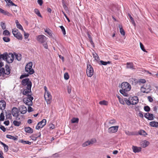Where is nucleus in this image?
<instances>
[{
    "label": "nucleus",
    "mask_w": 158,
    "mask_h": 158,
    "mask_svg": "<svg viewBox=\"0 0 158 158\" xmlns=\"http://www.w3.org/2000/svg\"><path fill=\"white\" fill-rule=\"evenodd\" d=\"M149 144V142L146 140L142 141L140 143V145L143 148H145L148 146Z\"/></svg>",
    "instance_id": "nucleus-17"
},
{
    "label": "nucleus",
    "mask_w": 158,
    "mask_h": 158,
    "mask_svg": "<svg viewBox=\"0 0 158 158\" xmlns=\"http://www.w3.org/2000/svg\"><path fill=\"white\" fill-rule=\"evenodd\" d=\"M37 2L41 6L43 3V2L42 0H38Z\"/></svg>",
    "instance_id": "nucleus-64"
},
{
    "label": "nucleus",
    "mask_w": 158,
    "mask_h": 158,
    "mask_svg": "<svg viewBox=\"0 0 158 158\" xmlns=\"http://www.w3.org/2000/svg\"><path fill=\"white\" fill-rule=\"evenodd\" d=\"M50 31V29H46L45 30V32L47 33L50 36H52V33Z\"/></svg>",
    "instance_id": "nucleus-45"
},
{
    "label": "nucleus",
    "mask_w": 158,
    "mask_h": 158,
    "mask_svg": "<svg viewBox=\"0 0 158 158\" xmlns=\"http://www.w3.org/2000/svg\"><path fill=\"white\" fill-rule=\"evenodd\" d=\"M126 133L127 135H142L145 136L147 135V133L143 130H140L139 132L137 131H128L126 132Z\"/></svg>",
    "instance_id": "nucleus-3"
},
{
    "label": "nucleus",
    "mask_w": 158,
    "mask_h": 158,
    "mask_svg": "<svg viewBox=\"0 0 158 158\" xmlns=\"http://www.w3.org/2000/svg\"><path fill=\"white\" fill-rule=\"evenodd\" d=\"M127 68L128 69H135L134 68L133 64L132 62H127Z\"/></svg>",
    "instance_id": "nucleus-24"
},
{
    "label": "nucleus",
    "mask_w": 158,
    "mask_h": 158,
    "mask_svg": "<svg viewBox=\"0 0 158 158\" xmlns=\"http://www.w3.org/2000/svg\"><path fill=\"white\" fill-rule=\"evenodd\" d=\"M19 111L21 112V114H23L26 113L27 109L25 106L22 105L20 106L19 107Z\"/></svg>",
    "instance_id": "nucleus-12"
},
{
    "label": "nucleus",
    "mask_w": 158,
    "mask_h": 158,
    "mask_svg": "<svg viewBox=\"0 0 158 158\" xmlns=\"http://www.w3.org/2000/svg\"><path fill=\"white\" fill-rule=\"evenodd\" d=\"M29 75L28 73L27 74L25 73L24 74H22L20 76V79H22L23 78L27 77L29 76Z\"/></svg>",
    "instance_id": "nucleus-47"
},
{
    "label": "nucleus",
    "mask_w": 158,
    "mask_h": 158,
    "mask_svg": "<svg viewBox=\"0 0 158 158\" xmlns=\"http://www.w3.org/2000/svg\"><path fill=\"white\" fill-rule=\"evenodd\" d=\"M116 122L115 120L114 119L110 120L109 122V123L110 124H113Z\"/></svg>",
    "instance_id": "nucleus-61"
},
{
    "label": "nucleus",
    "mask_w": 158,
    "mask_h": 158,
    "mask_svg": "<svg viewBox=\"0 0 158 158\" xmlns=\"http://www.w3.org/2000/svg\"><path fill=\"white\" fill-rule=\"evenodd\" d=\"M3 34L5 36H10V32L9 31L7 30H5L3 32Z\"/></svg>",
    "instance_id": "nucleus-40"
},
{
    "label": "nucleus",
    "mask_w": 158,
    "mask_h": 158,
    "mask_svg": "<svg viewBox=\"0 0 158 158\" xmlns=\"http://www.w3.org/2000/svg\"><path fill=\"white\" fill-rule=\"evenodd\" d=\"M146 89V88L144 87H143V86H142L141 87V91L143 93H148L150 92V91L151 90V89H149V90L147 91H146V90L145 89Z\"/></svg>",
    "instance_id": "nucleus-30"
},
{
    "label": "nucleus",
    "mask_w": 158,
    "mask_h": 158,
    "mask_svg": "<svg viewBox=\"0 0 158 158\" xmlns=\"http://www.w3.org/2000/svg\"><path fill=\"white\" fill-rule=\"evenodd\" d=\"M8 57H10V56L8 55L7 52H5L3 54H0V61L2 59L6 60Z\"/></svg>",
    "instance_id": "nucleus-15"
},
{
    "label": "nucleus",
    "mask_w": 158,
    "mask_h": 158,
    "mask_svg": "<svg viewBox=\"0 0 158 158\" xmlns=\"http://www.w3.org/2000/svg\"><path fill=\"white\" fill-rule=\"evenodd\" d=\"M144 110L145 111L148 112L150 110V108L148 106H144Z\"/></svg>",
    "instance_id": "nucleus-50"
},
{
    "label": "nucleus",
    "mask_w": 158,
    "mask_h": 158,
    "mask_svg": "<svg viewBox=\"0 0 158 158\" xmlns=\"http://www.w3.org/2000/svg\"><path fill=\"white\" fill-rule=\"evenodd\" d=\"M87 76L89 77H91L94 73V70L90 64L87 65L86 71Z\"/></svg>",
    "instance_id": "nucleus-5"
},
{
    "label": "nucleus",
    "mask_w": 158,
    "mask_h": 158,
    "mask_svg": "<svg viewBox=\"0 0 158 158\" xmlns=\"http://www.w3.org/2000/svg\"><path fill=\"white\" fill-rule=\"evenodd\" d=\"M2 14L5 15H7L9 17L11 16L12 15V14L10 13L9 12L7 11H5L4 10Z\"/></svg>",
    "instance_id": "nucleus-39"
},
{
    "label": "nucleus",
    "mask_w": 158,
    "mask_h": 158,
    "mask_svg": "<svg viewBox=\"0 0 158 158\" xmlns=\"http://www.w3.org/2000/svg\"><path fill=\"white\" fill-rule=\"evenodd\" d=\"M14 60V59H13V58H11L10 57H8L7 59H6V61L7 63H12L13 62Z\"/></svg>",
    "instance_id": "nucleus-37"
},
{
    "label": "nucleus",
    "mask_w": 158,
    "mask_h": 158,
    "mask_svg": "<svg viewBox=\"0 0 158 158\" xmlns=\"http://www.w3.org/2000/svg\"><path fill=\"white\" fill-rule=\"evenodd\" d=\"M46 120L45 119H44L40 122L38 123V125H40V126H41L43 127L46 124Z\"/></svg>",
    "instance_id": "nucleus-23"
},
{
    "label": "nucleus",
    "mask_w": 158,
    "mask_h": 158,
    "mask_svg": "<svg viewBox=\"0 0 158 158\" xmlns=\"http://www.w3.org/2000/svg\"><path fill=\"white\" fill-rule=\"evenodd\" d=\"M25 131L27 133H32L33 132V130L30 127H26L24 128Z\"/></svg>",
    "instance_id": "nucleus-21"
},
{
    "label": "nucleus",
    "mask_w": 158,
    "mask_h": 158,
    "mask_svg": "<svg viewBox=\"0 0 158 158\" xmlns=\"http://www.w3.org/2000/svg\"><path fill=\"white\" fill-rule=\"evenodd\" d=\"M118 126H112L109 128L108 131L109 133H113L116 132L118 129Z\"/></svg>",
    "instance_id": "nucleus-9"
},
{
    "label": "nucleus",
    "mask_w": 158,
    "mask_h": 158,
    "mask_svg": "<svg viewBox=\"0 0 158 158\" xmlns=\"http://www.w3.org/2000/svg\"><path fill=\"white\" fill-rule=\"evenodd\" d=\"M26 97L24 98L23 99V102L27 105L28 106H32L33 104L32 101L34 98L33 97L31 96V94H29L26 95Z\"/></svg>",
    "instance_id": "nucleus-2"
},
{
    "label": "nucleus",
    "mask_w": 158,
    "mask_h": 158,
    "mask_svg": "<svg viewBox=\"0 0 158 158\" xmlns=\"http://www.w3.org/2000/svg\"><path fill=\"white\" fill-rule=\"evenodd\" d=\"M119 27L120 28V31L121 34L123 35H124L125 34V32L124 30V29L123 28L122 26V25H119Z\"/></svg>",
    "instance_id": "nucleus-34"
},
{
    "label": "nucleus",
    "mask_w": 158,
    "mask_h": 158,
    "mask_svg": "<svg viewBox=\"0 0 158 158\" xmlns=\"http://www.w3.org/2000/svg\"><path fill=\"white\" fill-rule=\"evenodd\" d=\"M14 54L15 56L16 59L18 61H20L22 59V55L20 54H17L15 52H14Z\"/></svg>",
    "instance_id": "nucleus-25"
},
{
    "label": "nucleus",
    "mask_w": 158,
    "mask_h": 158,
    "mask_svg": "<svg viewBox=\"0 0 158 158\" xmlns=\"http://www.w3.org/2000/svg\"><path fill=\"white\" fill-rule=\"evenodd\" d=\"M7 3L6 6L7 5L9 6H17V5L14 4L11 0H4Z\"/></svg>",
    "instance_id": "nucleus-20"
},
{
    "label": "nucleus",
    "mask_w": 158,
    "mask_h": 158,
    "mask_svg": "<svg viewBox=\"0 0 158 158\" xmlns=\"http://www.w3.org/2000/svg\"><path fill=\"white\" fill-rule=\"evenodd\" d=\"M37 40L39 42L41 43H43L45 42L46 39L45 36L43 35H40L38 36Z\"/></svg>",
    "instance_id": "nucleus-8"
},
{
    "label": "nucleus",
    "mask_w": 158,
    "mask_h": 158,
    "mask_svg": "<svg viewBox=\"0 0 158 158\" xmlns=\"http://www.w3.org/2000/svg\"><path fill=\"white\" fill-rule=\"evenodd\" d=\"M132 149L135 153L139 152L141 151V148L136 146H132Z\"/></svg>",
    "instance_id": "nucleus-14"
},
{
    "label": "nucleus",
    "mask_w": 158,
    "mask_h": 158,
    "mask_svg": "<svg viewBox=\"0 0 158 158\" xmlns=\"http://www.w3.org/2000/svg\"><path fill=\"white\" fill-rule=\"evenodd\" d=\"M34 12L39 17L42 18V16L41 15L39 10L37 9H35L34 10Z\"/></svg>",
    "instance_id": "nucleus-33"
},
{
    "label": "nucleus",
    "mask_w": 158,
    "mask_h": 158,
    "mask_svg": "<svg viewBox=\"0 0 158 158\" xmlns=\"http://www.w3.org/2000/svg\"><path fill=\"white\" fill-rule=\"evenodd\" d=\"M25 70L26 72H28L29 74L30 75L33 74L35 72L33 69H30L26 66L25 68Z\"/></svg>",
    "instance_id": "nucleus-19"
},
{
    "label": "nucleus",
    "mask_w": 158,
    "mask_h": 158,
    "mask_svg": "<svg viewBox=\"0 0 158 158\" xmlns=\"http://www.w3.org/2000/svg\"><path fill=\"white\" fill-rule=\"evenodd\" d=\"M148 118L147 119L150 120H153L154 119V116L153 115V114H151L149 113L148 114Z\"/></svg>",
    "instance_id": "nucleus-32"
},
{
    "label": "nucleus",
    "mask_w": 158,
    "mask_h": 158,
    "mask_svg": "<svg viewBox=\"0 0 158 158\" xmlns=\"http://www.w3.org/2000/svg\"><path fill=\"white\" fill-rule=\"evenodd\" d=\"M5 72V69L3 68H0V77L2 74H3V73Z\"/></svg>",
    "instance_id": "nucleus-58"
},
{
    "label": "nucleus",
    "mask_w": 158,
    "mask_h": 158,
    "mask_svg": "<svg viewBox=\"0 0 158 158\" xmlns=\"http://www.w3.org/2000/svg\"><path fill=\"white\" fill-rule=\"evenodd\" d=\"M128 15L130 19H131L132 24L134 26H135V21H134L133 19V18L132 17L131 15L130 14H128Z\"/></svg>",
    "instance_id": "nucleus-43"
},
{
    "label": "nucleus",
    "mask_w": 158,
    "mask_h": 158,
    "mask_svg": "<svg viewBox=\"0 0 158 158\" xmlns=\"http://www.w3.org/2000/svg\"><path fill=\"white\" fill-rule=\"evenodd\" d=\"M99 104L100 105H107V102L105 100L101 101L99 102Z\"/></svg>",
    "instance_id": "nucleus-51"
},
{
    "label": "nucleus",
    "mask_w": 158,
    "mask_h": 158,
    "mask_svg": "<svg viewBox=\"0 0 158 158\" xmlns=\"http://www.w3.org/2000/svg\"><path fill=\"white\" fill-rule=\"evenodd\" d=\"M0 128L2 130L3 132H5L6 131V129L5 127L2 125H1L0 124Z\"/></svg>",
    "instance_id": "nucleus-59"
},
{
    "label": "nucleus",
    "mask_w": 158,
    "mask_h": 158,
    "mask_svg": "<svg viewBox=\"0 0 158 158\" xmlns=\"http://www.w3.org/2000/svg\"><path fill=\"white\" fill-rule=\"evenodd\" d=\"M135 82L137 83H141L143 84L146 82V81L144 79H139L138 81H135Z\"/></svg>",
    "instance_id": "nucleus-41"
},
{
    "label": "nucleus",
    "mask_w": 158,
    "mask_h": 158,
    "mask_svg": "<svg viewBox=\"0 0 158 158\" xmlns=\"http://www.w3.org/2000/svg\"><path fill=\"white\" fill-rule=\"evenodd\" d=\"M21 85L24 86L22 93L24 95H27L30 93H31V89L32 83L28 78L23 79L21 82Z\"/></svg>",
    "instance_id": "nucleus-1"
},
{
    "label": "nucleus",
    "mask_w": 158,
    "mask_h": 158,
    "mask_svg": "<svg viewBox=\"0 0 158 158\" xmlns=\"http://www.w3.org/2000/svg\"><path fill=\"white\" fill-rule=\"evenodd\" d=\"M129 100L131 101L132 105L136 104L139 102L138 98L137 96L132 97L131 98H129Z\"/></svg>",
    "instance_id": "nucleus-11"
},
{
    "label": "nucleus",
    "mask_w": 158,
    "mask_h": 158,
    "mask_svg": "<svg viewBox=\"0 0 158 158\" xmlns=\"http://www.w3.org/2000/svg\"><path fill=\"white\" fill-rule=\"evenodd\" d=\"M17 36H16V38L18 40H22L23 39V37L22 35L20 32H18V34H17Z\"/></svg>",
    "instance_id": "nucleus-38"
},
{
    "label": "nucleus",
    "mask_w": 158,
    "mask_h": 158,
    "mask_svg": "<svg viewBox=\"0 0 158 158\" xmlns=\"http://www.w3.org/2000/svg\"><path fill=\"white\" fill-rule=\"evenodd\" d=\"M3 40L6 42H9L10 41V39L7 37H4L3 38Z\"/></svg>",
    "instance_id": "nucleus-44"
},
{
    "label": "nucleus",
    "mask_w": 158,
    "mask_h": 158,
    "mask_svg": "<svg viewBox=\"0 0 158 158\" xmlns=\"http://www.w3.org/2000/svg\"><path fill=\"white\" fill-rule=\"evenodd\" d=\"M11 113L14 117L16 116L17 114H19V112L17 108L13 107L11 110Z\"/></svg>",
    "instance_id": "nucleus-13"
},
{
    "label": "nucleus",
    "mask_w": 158,
    "mask_h": 158,
    "mask_svg": "<svg viewBox=\"0 0 158 158\" xmlns=\"http://www.w3.org/2000/svg\"><path fill=\"white\" fill-rule=\"evenodd\" d=\"M19 142L22 143L23 144H28L30 145L31 143V142H29L28 141H24L23 139L20 140Z\"/></svg>",
    "instance_id": "nucleus-31"
},
{
    "label": "nucleus",
    "mask_w": 158,
    "mask_h": 158,
    "mask_svg": "<svg viewBox=\"0 0 158 158\" xmlns=\"http://www.w3.org/2000/svg\"><path fill=\"white\" fill-rule=\"evenodd\" d=\"M29 36V34L28 33H26L24 32V36L25 38V39H27L28 38V36Z\"/></svg>",
    "instance_id": "nucleus-63"
},
{
    "label": "nucleus",
    "mask_w": 158,
    "mask_h": 158,
    "mask_svg": "<svg viewBox=\"0 0 158 158\" xmlns=\"http://www.w3.org/2000/svg\"><path fill=\"white\" fill-rule=\"evenodd\" d=\"M18 30V29H12V32L13 34V35L15 34L17 32H19Z\"/></svg>",
    "instance_id": "nucleus-60"
},
{
    "label": "nucleus",
    "mask_w": 158,
    "mask_h": 158,
    "mask_svg": "<svg viewBox=\"0 0 158 158\" xmlns=\"http://www.w3.org/2000/svg\"><path fill=\"white\" fill-rule=\"evenodd\" d=\"M5 113L6 114V118L11 119L12 118L11 116V111L10 110H8L7 112H6V110H5Z\"/></svg>",
    "instance_id": "nucleus-18"
},
{
    "label": "nucleus",
    "mask_w": 158,
    "mask_h": 158,
    "mask_svg": "<svg viewBox=\"0 0 158 158\" xmlns=\"http://www.w3.org/2000/svg\"><path fill=\"white\" fill-rule=\"evenodd\" d=\"M3 111L2 110V113H1L0 115V120L1 121H4L5 119V116L4 115V113L3 112Z\"/></svg>",
    "instance_id": "nucleus-42"
},
{
    "label": "nucleus",
    "mask_w": 158,
    "mask_h": 158,
    "mask_svg": "<svg viewBox=\"0 0 158 158\" xmlns=\"http://www.w3.org/2000/svg\"><path fill=\"white\" fill-rule=\"evenodd\" d=\"M119 91L120 93L123 96L126 97L128 96L129 94L127 93V91H124L123 89H120Z\"/></svg>",
    "instance_id": "nucleus-28"
},
{
    "label": "nucleus",
    "mask_w": 158,
    "mask_h": 158,
    "mask_svg": "<svg viewBox=\"0 0 158 158\" xmlns=\"http://www.w3.org/2000/svg\"><path fill=\"white\" fill-rule=\"evenodd\" d=\"M13 124L15 126L18 127L21 124V123L20 121L15 120L13 122Z\"/></svg>",
    "instance_id": "nucleus-35"
},
{
    "label": "nucleus",
    "mask_w": 158,
    "mask_h": 158,
    "mask_svg": "<svg viewBox=\"0 0 158 158\" xmlns=\"http://www.w3.org/2000/svg\"><path fill=\"white\" fill-rule=\"evenodd\" d=\"M93 57L95 58V60H96V59L97 58V59H99V60H100L99 57L97 55V54L96 53H95L94 54H93Z\"/></svg>",
    "instance_id": "nucleus-55"
},
{
    "label": "nucleus",
    "mask_w": 158,
    "mask_h": 158,
    "mask_svg": "<svg viewBox=\"0 0 158 158\" xmlns=\"http://www.w3.org/2000/svg\"><path fill=\"white\" fill-rule=\"evenodd\" d=\"M96 142V139H91L90 140H88L86 141L82 144V146L83 147H85L89 145L92 144Z\"/></svg>",
    "instance_id": "nucleus-7"
},
{
    "label": "nucleus",
    "mask_w": 158,
    "mask_h": 158,
    "mask_svg": "<svg viewBox=\"0 0 158 158\" xmlns=\"http://www.w3.org/2000/svg\"><path fill=\"white\" fill-rule=\"evenodd\" d=\"M149 124L151 126L153 127H158V122L152 121Z\"/></svg>",
    "instance_id": "nucleus-22"
},
{
    "label": "nucleus",
    "mask_w": 158,
    "mask_h": 158,
    "mask_svg": "<svg viewBox=\"0 0 158 158\" xmlns=\"http://www.w3.org/2000/svg\"><path fill=\"white\" fill-rule=\"evenodd\" d=\"M148 98L149 102H153V99L150 96H148Z\"/></svg>",
    "instance_id": "nucleus-62"
},
{
    "label": "nucleus",
    "mask_w": 158,
    "mask_h": 158,
    "mask_svg": "<svg viewBox=\"0 0 158 158\" xmlns=\"http://www.w3.org/2000/svg\"><path fill=\"white\" fill-rule=\"evenodd\" d=\"M0 143L3 146L5 152H7L8 150V147L1 141H0Z\"/></svg>",
    "instance_id": "nucleus-26"
},
{
    "label": "nucleus",
    "mask_w": 158,
    "mask_h": 158,
    "mask_svg": "<svg viewBox=\"0 0 158 158\" xmlns=\"http://www.w3.org/2000/svg\"><path fill=\"white\" fill-rule=\"evenodd\" d=\"M122 89L126 91H129L131 89V86L130 84L127 82H124L121 84Z\"/></svg>",
    "instance_id": "nucleus-4"
},
{
    "label": "nucleus",
    "mask_w": 158,
    "mask_h": 158,
    "mask_svg": "<svg viewBox=\"0 0 158 158\" xmlns=\"http://www.w3.org/2000/svg\"><path fill=\"white\" fill-rule=\"evenodd\" d=\"M32 62H30L27 64L26 66H27V67H28V68H30V69H32Z\"/></svg>",
    "instance_id": "nucleus-46"
},
{
    "label": "nucleus",
    "mask_w": 158,
    "mask_h": 158,
    "mask_svg": "<svg viewBox=\"0 0 158 158\" xmlns=\"http://www.w3.org/2000/svg\"><path fill=\"white\" fill-rule=\"evenodd\" d=\"M130 100H128L127 98H124V101L127 105H130L131 104V102L130 101Z\"/></svg>",
    "instance_id": "nucleus-52"
},
{
    "label": "nucleus",
    "mask_w": 158,
    "mask_h": 158,
    "mask_svg": "<svg viewBox=\"0 0 158 158\" xmlns=\"http://www.w3.org/2000/svg\"><path fill=\"white\" fill-rule=\"evenodd\" d=\"M17 27L19 29L22 30V31H24V30L23 29V27L21 26V25L20 24H17V25H16Z\"/></svg>",
    "instance_id": "nucleus-57"
},
{
    "label": "nucleus",
    "mask_w": 158,
    "mask_h": 158,
    "mask_svg": "<svg viewBox=\"0 0 158 158\" xmlns=\"http://www.w3.org/2000/svg\"><path fill=\"white\" fill-rule=\"evenodd\" d=\"M64 77L65 80H67L69 78V75L67 73H64Z\"/></svg>",
    "instance_id": "nucleus-54"
},
{
    "label": "nucleus",
    "mask_w": 158,
    "mask_h": 158,
    "mask_svg": "<svg viewBox=\"0 0 158 158\" xmlns=\"http://www.w3.org/2000/svg\"><path fill=\"white\" fill-rule=\"evenodd\" d=\"M0 25L2 27V28L3 30H5L6 29V25H5V23H3L2 22H1L0 23Z\"/></svg>",
    "instance_id": "nucleus-53"
},
{
    "label": "nucleus",
    "mask_w": 158,
    "mask_h": 158,
    "mask_svg": "<svg viewBox=\"0 0 158 158\" xmlns=\"http://www.w3.org/2000/svg\"><path fill=\"white\" fill-rule=\"evenodd\" d=\"M33 109L30 106H29L28 107L27 111L28 112L30 113L33 111Z\"/></svg>",
    "instance_id": "nucleus-56"
},
{
    "label": "nucleus",
    "mask_w": 158,
    "mask_h": 158,
    "mask_svg": "<svg viewBox=\"0 0 158 158\" xmlns=\"http://www.w3.org/2000/svg\"><path fill=\"white\" fill-rule=\"evenodd\" d=\"M44 97L45 100L46 101L47 104H50L51 102L52 97L50 93L48 91L45 92Z\"/></svg>",
    "instance_id": "nucleus-6"
},
{
    "label": "nucleus",
    "mask_w": 158,
    "mask_h": 158,
    "mask_svg": "<svg viewBox=\"0 0 158 158\" xmlns=\"http://www.w3.org/2000/svg\"><path fill=\"white\" fill-rule=\"evenodd\" d=\"M71 123H78V122H79V119L78 118H73L71 119Z\"/></svg>",
    "instance_id": "nucleus-36"
},
{
    "label": "nucleus",
    "mask_w": 158,
    "mask_h": 158,
    "mask_svg": "<svg viewBox=\"0 0 158 158\" xmlns=\"http://www.w3.org/2000/svg\"><path fill=\"white\" fill-rule=\"evenodd\" d=\"M41 136V134L40 132L33 134L30 137H32L33 138H37Z\"/></svg>",
    "instance_id": "nucleus-27"
},
{
    "label": "nucleus",
    "mask_w": 158,
    "mask_h": 158,
    "mask_svg": "<svg viewBox=\"0 0 158 158\" xmlns=\"http://www.w3.org/2000/svg\"><path fill=\"white\" fill-rule=\"evenodd\" d=\"M6 107V102L4 100L0 101V109L1 110H3Z\"/></svg>",
    "instance_id": "nucleus-16"
},
{
    "label": "nucleus",
    "mask_w": 158,
    "mask_h": 158,
    "mask_svg": "<svg viewBox=\"0 0 158 158\" xmlns=\"http://www.w3.org/2000/svg\"><path fill=\"white\" fill-rule=\"evenodd\" d=\"M59 27L61 28L63 34L64 35L66 34V31L64 28L63 26H60Z\"/></svg>",
    "instance_id": "nucleus-49"
},
{
    "label": "nucleus",
    "mask_w": 158,
    "mask_h": 158,
    "mask_svg": "<svg viewBox=\"0 0 158 158\" xmlns=\"http://www.w3.org/2000/svg\"><path fill=\"white\" fill-rule=\"evenodd\" d=\"M6 70L5 69V72L3 73L2 76L3 77H4L5 75H7L10 74V69L9 67L8 64H6L5 65Z\"/></svg>",
    "instance_id": "nucleus-10"
},
{
    "label": "nucleus",
    "mask_w": 158,
    "mask_h": 158,
    "mask_svg": "<svg viewBox=\"0 0 158 158\" xmlns=\"http://www.w3.org/2000/svg\"><path fill=\"white\" fill-rule=\"evenodd\" d=\"M100 64H99L100 65H106L107 64H109L111 63V62L109 61L106 62L104 61L103 60H100Z\"/></svg>",
    "instance_id": "nucleus-29"
},
{
    "label": "nucleus",
    "mask_w": 158,
    "mask_h": 158,
    "mask_svg": "<svg viewBox=\"0 0 158 158\" xmlns=\"http://www.w3.org/2000/svg\"><path fill=\"white\" fill-rule=\"evenodd\" d=\"M140 48H141V49H142V51H143L144 52H147L146 50L144 48V47L143 45L140 42Z\"/></svg>",
    "instance_id": "nucleus-48"
}]
</instances>
